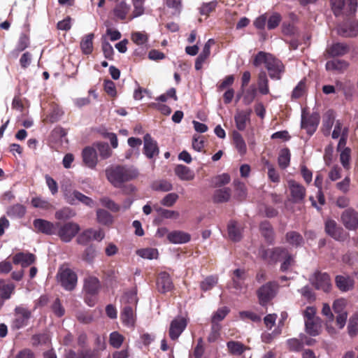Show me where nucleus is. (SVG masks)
Listing matches in <instances>:
<instances>
[{"mask_svg":"<svg viewBox=\"0 0 358 358\" xmlns=\"http://www.w3.org/2000/svg\"><path fill=\"white\" fill-rule=\"evenodd\" d=\"M83 160L84 164L90 169H94L97 164V154L96 150L87 147L83 150Z\"/></svg>","mask_w":358,"mask_h":358,"instance_id":"obj_25","label":"nucleus"},{"mask_svg":"<svg viewBox=\"0 0 358 358\" xmlns=\"http://www.w3.org/2000/svg\"><path fill=\"white\" fill-rule=\"evenodd\" d=\"M331 10L336 17L354 16L357 9V0H330Z\"/></svg>","mask_w":358,"mask_h":358,"instance_id":"obj_3","label":"nucleus"},{"mask_svg":"<svg viewBox=\"0 0 358 358\" xmlns=\"http://www.w3.org/2000/svg\"><path fill=\"white\" fill-rule=\"evenodd\" d=\"M174 172L181 180L190 181L195 177L194 171L182 164L177 165L174 169Z\"/></svg>","mask_w":358,"mask_h":358,"instance_id":"obj_30","label":"nucleus"},{"mask_svg":"<svg viewBox=\"0 0 358 358\" xmlns=\"http://www.w3.org/2000/svg\"><path fill=\"white\" fill-rule=\"evenodd\" d=\"M64 199L71 205H76L78 202H80L91 208L94 205V202L91 198L78 190L66 191L64 192Z\"/></svg>","mask_w":358,"mask_h":358,"instance_id":"obj_10","label":"nucleus"},{"mask_svg":"<svg viewBox=\"0 0 358 358\" xmlns=\"http://www.w3.org/2000/svg\"><path fill=\"white\" fill-rule=\"evenodd\" d=\"M320 120V115L318 113L314 112L311 114L305 115L304 112L301 115V129L306 130L309 136H312L317 130Z\"/></svg>","mask_w":358,"mask_h":358,"instance_id":"obj_8","label":"nucleus"},{"mask_svg":"<svg viewBox=\"0 0 358 358\" xmlns=\"http://www.w3.org/2000/svg\"><path fill=\"white\" fill-rule=\"evenodd\" d=\"M312 283L315 289H322L325 292H329L331 286L329 275L327 273H321L320 271L315 273Z\"/></svg>","mask_w":358,"mask_h":358,"instance_id":"obj_15","label":"nucleus"},{"mask_svg":"<svg viewBox=\"0 0 358 358\" xmlns=\"http://www.w3.org/2000/svg\"><path fill=\"white\" fill-rule=\"evenodd\" d=\"M338 33L343 37H354L358 35V22H351L338 27Z\"/></svg>","mask_w":358,"mask_h":358,"instance_id":"obj_27","label":"nucleus"},{"mask_svg":"<svg viewBox=\"0 0 358 358\" xmlns=\"http://www.w3.org/2000/svg\"><path fill=\"white\" fill-rule=\"evenodd\" d=\"M282 20V16L278 13H273L268 17H267V29L272 30L278 27Z\"/></svg>","mask_w":358,"mask_h":358,"instance_id":"obj_54","label":"nucleus"},{"mask_svg":"<svg viewBox=\"0 0 358 358\" xmlns=\"http://www.w3.org/2000/svg\"><path fill=\"white\" fill-rule=\"evenodd\" d=\"M57 225V222H52L41 218L35 219L33 222L34 231L36 233H41L48 236L56 234Z\"/></svg>","mask_w":358,"mask_h":358,"instance_id":"obj_11","label":"nucleus"},{"mask_svg":"<svg viewBox=\"0 0 358 358\" xmlns=\"http://www.w3.org/2000/svg\"><path fill=\"white\" fill-rule=\"evenodd\" d=\"M79 358H101L99 350L84 349L79 350Z\"/></svg>","mask_w":358,"mask_h":358,"instance_id":"obj_64","label":"nucleus"},{"mask_svg":"<svg viewBox=\"0 0 358 358\" xmlns=\"http://www.w3.org/2000/svg\"><path fill=\"white\" fill-rule=\"evenodd\" d=\"M258 90L260 94L266 95L269 94L268 80L265 71H261L258 75Z\"/></svg>","mask_w":358,"mask_h":358,"instance_id":"obj_40","label":"nucleus"},{"mask_svg":"<svg viewBox=\"0 0 358 358\" xmlns=\"http://www.w3.org/2000/svg\"><path fill=\"white\" fill-rule=\"evenodd\" d=\"M263 64L268 70L269 77L271 79L280 80L281 78V75L285 71V66L280 59L271 53L259 51L255 56L252 64L255 67H258Z\"/></svg>","mask_w":358,"mask_h":358,"instance_id":"obj_2","label":"nucleus"},{"mask_svg":"<svg viewBox=\"0 0 358 358\" xmlns=\"http://www.w3.org/2000/svg\"><path fill=\"white\" fill-rule=\"evenodd\" d=\"M27 212L26 207L20 203H16L7 208L6 214L10 218H22Z\"/></svg>","mask_w":358,"mask_h":358,"instance_id":"obj_33","label":"nucleus"},{"mask_svg":"<svg viewBox=\"0 0 358 358\" xmlns=\"http://www.w3.org/2000/svg\"><path fill=\"white\" fill-rule=\"evenodd\" d=\"M134 308L132 306H124L120 314L121 320L125 325L133 327L135 323Z\"/></svg>","mask_w":358,"mask_h":358,"instance_id":"obj_29","label":"nucleus"},{"mask_svg":"<svg viewBox=\"0 0 358 358\" xmlns=\"http://www.w3.org/2000/svg\"><path fill=\"white\" fill-rule=\"evenodd\" d=\"M217 280L218 279L215 276H208L201 282L200 288L203 292L210 290L217 285Z\"/></svg>","mask_w":358,"mask_h":358,"instance_id":"obj_50","label":"nucleus"},{"mask_svg":"<svg viewBox=\"0 0 358 358\" xmlns=\"http://www.w3.org/2000/svg\"><path fill=\"white\" fill-rule=\"evenodd\" d=\"M157 289L162 294L171 292L173 289L174 285L169 273L166 271L160 272L157 278Z\"/></svg>","mask_w":358,"mask_h":358,"instance_id":"obj_14","label":"nucleus"},{"mask_svg":"<svg viewBox=\"0 0 358 358\" xmlns=\"http://www.w3.org/2000/svg\"><path fill=\"white\" fill-rule=\"evenodd\" d=\"M187 326V321L181 317L173 319L170 324L169 336L173 341H176L185 331Z\"/></svg>","mask_w":358,"mask_h":358,"instance_id":"obj_12","label":"nucleus"},{"mask_svg":"<svg viewBox=\"0 0 358 358\" xmlns=\"http://www.w3.org/2000/svg\"><path fill=\"white\" fill-rule=\"evenodd\" d=\"M136 254L141 257L148 259H157L159 255L158 250L152 248L139 249L136 251Z\"/></svg>","mask_w":358,"mask_h":358,"instance_id":"obj_47","label":"nucleus"},{"mask_svg":"<svg viewBox=\"0 0 358 358\" xmlns=\"http://www.w3.org/2000/svg\"><path fill=\"white\" fill-rule=\"evenodd\" d=\"M278 289V284L275 281H269L262 285L256 292L259 303L263 307L267 306L276 296Z\"/></svg>","mask_w":358,"mask_h":358,"instance_id":"obj_5","label":"nucleus"},{"mask_svg":"<svg viewBox=\"0 0 358 358\" xmlns=\"http://www.w3.org/2000/svg\"><path fill=\"white\" fill-rule=\"evenodd\" d=\"M322 320L320 318L316 320L305 321L306 332L311 336H318L321 332Z\"/></svg>","mask_w":358,"mask_h":358,"instance_id":"obj_32","label":"nucleus"},{"mask_svg":"<svg viewBox=\"0 0 358 358\" xmlns=\"http://www.w3.org/2000/svg\"><path fill=\"white\" fill-rule=\"evenodd\" d=\"M348 329L349 335L352 337L358 334V313L354 314L350 318Z\"/></svg>","mask_w":358,"mask_h":358,"instance_id":"obj_58","label":"nucleus"},{"mask_svg":"<svg viewBox=\"0 0 358 358\" xmlns=\"http://www.w3.org/2000/svg\"><path fill=\"white\" fill-rule=\"evenodd\" d=\"M233 142L241 155H243L246 153L247 147L245 142L241 134L238 131H234L233 133Z\"/></svg>","mask_w":358,"mask_h":358,"instance_id":"obj_43","label":"nucleus"},{"mask_svg":"<svg viewBox=\"0 0 358 358\" xmlns=\"http://www.w3.org/2000/svg\"><path fill=\"white\" fill-rule=\"evenodd\" d=\"M230 180L231 178L228 173H222L215 176L213 180V182L215 187H220L229 183Z\"/></svg>","mask_w":358,"mask_h":358,"instance_id":"obj_63","label":"nucleus"},{"mask_svg":"<svg viewBox=\"0 0 358 358\" xmlns=\"http://www.w3.org/2000/svg\"><path fill=\"white\" fill-rule=\"evenodd\" d=\"M167 238L171 243L176 244L186 243L191 239L189 234L181 231H172L168 234Z\"/></svg>","mask_w":358,"mask_h":358,"instance_id":"obj_31","label":"nucleus"},{"mask_svg":"<svg viewBox=\"0 0 358 358\" xmlns=\"http://www.w3.org/2000/svg\"><path fill=\"white\" fill-rule=\"evenodd\" d=\"M264 165L268 169V177L269 180L273 182L278 183L280 181V177L274 166L271 164L268 160L265 161Z\"/></svg>","mask_w":358,"mask_h":358,"instance_id":"obj_49","label":"nucleus"},{"mask_svg":"<svg viewBox=\"0 0 358 358\" xmlns=\"http://www.w3.org/2000/svg\"><path fill=\"white\" fill-rule=\"evenodd\" d=\"M124 337L117 331H113L110 334L109 343L114 348H120L122 345Z\"/></svg>","mask_w":358,"mask_h":358,"instance_id":"obj_53","label":"nucleus"},{"mask_svg":"<svg viewBox=\"0 0 358 358\" xmlns=\"http://www.w3.org/2000/svg\"><path fill=\"white\" fill-rule=\"evenodd\" d=\"M257 89L255 85H250L248 88H244L243 91H241L237 94V99L243 96V103L248 106L251 104L257 96Z\"/></svg>","mask_w":358,"mask_h":358,"instance_id":"obj_28","label":"nucleus"},{"mask_svg":"<svg viewBox=\"0 0 358 358\" xmlns=\"http://www.w3.org/2000/svg\"><path fill=\"white\" fill-rule=\"evenodd\" d=\"M236 224V222L231 221L227 227L229 236L234 241H238L241 238V231Z\"/></svg>","mask_w":358,"mask_h":358,"instance_id":"obj_48","label":"nucleus"},{"mask_svg":"<svg viewBox=\"0 0 358 358\" xmlns=\"http://www.w3.org/2000/svg\"><path fill=\"white\" fill-rule=\"evenodd\" d=\"M233 184L236 192V199L240 201L245 200L247 196V190L245 184L239 180H234Z\"/></svg>","mask_w":358,"mask_h":358,"instance_id":"obj_45","label":"nucleus"},{"mask_svg":"<svg viewBox=\"0 0 358 358\" xmlns=\"http://www.w3.org/2000/svg\"><path fill=\"white\" fill-rule=\"evenodd\" d=\"M282 32L285 36H299L297 28L294 24L290 22H283L282 25Z\"/></svg>","mask_w":358,"mask_h":358,"instance_id":"obj_56","label":"nucleus"},{"mask_svg":"<svg viewBox=\"0 0 358 358\" xmlns=\"http://www.w3.org/2000/svg\"><path fill=\"white\" fill-rule=\"evenodd\" d=\"M230 354L234 355H242L248 348L239 341H230L227 343Z\"/></svg>","mask_w":358,"mask_h":358,"instance_id":"obj_41","label":"nucleus"},{"mask_svg":"<svg viewBox=\"0 0 358 358\" xmlns=\"http://www.w3.org/2000/svg\"><path fill=\"white\" fill-rule=\"evenodd\" d=\"M129 6L124 1H121L115 6L113 9V13L116 17L121 20H124L129 11Z\"/></svg>","mask_w":358,"mask_h":358,"instance_id":"obj_44","label":"nucleus"},{"mask_svg":"<svg viewBox=\"0 0 358 358\" xmlns=\"http://www.w3.org/2000/svg\"><path fill=\"white\" fill-rule=\"evenodd\" d=\"M231 191L229 187L216 189L213 194L214 203H220L229 201L231 198Z\"/></svg>","mask_w":358,"mask_h":358,"instance_id":"obj_34","label":"nucleus"},{"mask_svg":"<svg viewBox=\"0 0 358 358\" xmlns=\"http://www.w3.org/2000/svg\"><path fill=\"white\" fill-rule=\"evenodd\" d=\"M289 187L294 202H299L303 200L306 195V189L303 185L294 180H290L289 182Z\"/></svg>","mask_w":358,"mask_h":358,"instance_id":"obj_22","label":"nucleus"},{"mask_svg":"<svg viewBox=\"0 0 358 358\" xmlns=\"http://www.w3.org/2000/svg\"><path fill=\"white\" fill-rule=\"evenodd\" d=\"M291 154L289 148H282L278 157V163L280 169H285L289 166Z\"/></svg>","mask_w":358,"mask_h":358,"instance_id":"obj_42","label":"nucleus"},{"mask_svg":"<svg viewBox=\"0 0 358 358\" xmlns=\"http://www.w3.org/2000/svg\"><path fill=\"white\" fill-rule=\"evenodd\" d=\"M285 241L293 247L298 248L303 243V238L299 232L290 231L285 234Z\"/></svg>","mask_w":358,"mask_h":358,"instance_id":"obj_37","label":"nucleus"},{"mask_svg":"<svg viewBox=\"0 0 358 358\" xmlns=\"http://www.w3.org/2000/svg\"><path fill=\"white\" fill-rule=\"evenodd\" d=\"M101 287V282L96 277L89 275L85 278L83 288L84 293L98 294Z\"/></svg>","mask_w":358,"mask_h":358,"instance_id":"obj_18","label":"nucleus"},{"mask_svg":"<svg viewBox=\"0 0 358 358\" xmlns=\"http://www.w3.org/2000/svg\"><path fill=\"white\" fill-rule=\"evenodd\" d=\"M31 315V311L27 308L22 305L16 306L13 313L14 318L11 323L12 329L18 330L27 326Z\"/></svg>","mask_w":358,"mask_h":358,"instance_id":"obj_7","label":"nucleus"},{"mask_svg":"<svg viewBox=\"0 0 358 358\" xmlns=\"http://www.w3.org/2000/svg\"><path fill=\"white\" fill-rule=\"evenodd\" d=\"M288 350L292 352H299L303 348V341L300 338H289L287 341Z\"/></svg>","mask_w":358,"mask_h":358,"instance_id":"obj_52","label":"nucleus"},{"mask_svg":"<svg viewBox=\"0 0 358 358\" xmlns=\"http://www.w3.org/2000/svg\"><path fill=\"white\" fill-rule=\"evenodd\" d=\"M13 263L15 265L20 264L22 267H27L36 261V256L29 252H17L12 258Z\"/></svg>","mask_w":358,"mask_h":358,"instance_id":"obj_20","label":"nucleus"},{"mask_svg":"<svg viewBox=\"0 0 358 358\" xmlns=\"http://www.w3.org/2000/svg\"><path fill=\"white\" fill-rule=\"evenodd\" d=\"M221 328L220 324L211 323L210 332L207 338L209 343H214L220 338Z\"/></svg>","mask_w":358,"mask_h":358,"instance_id":"obj_57","label":"nucleus"},{"mask_svg":"<svg viewBox=\"0 0 358 358\" xmlns=\"http://www.w3.org/2000/svg\"><path fill=\"white\" fill-rule=\"evenodd\" d=\"M97 150L102 159H107L110 157L112 151L106 143H98L96 144Z\"/></svg>","mask_w":358,"mask_h":358,"instance_id":"obj_62","label":"nucleus"},{"mask_svg":"<svg viewBox=\"0 0 358 358\" xmlns=\"http://www.w3.org/2000/svg\"><path fill=\"white\" fill-rule=\"evenodd\" d=\"M281 259H284L280 265V271L282 272L288 271L294 264V257L289 252L287 249V252L283 253L282 257Z\"/></svg>","mask_w":358,"mask_h":358,"instance_id":"obj_51","label":"nucleus"},{"mask_svg":"<svg viewBox=\"0 0 358 358\" xmlns=\"http://www.w3.org/2000/svg\"><path fill=\"white\" fill-rule=\"evenodd\" d=\"M94 34L93 33L85 35L80 42V48L83 54L90 55L93 51V39Z\"/></svg>","mask_w":358,"mask_h":358,"instance_id":"obj_39","label":"nucleus"},{"mask_svg":"<svg viewBox=\"0 0 358 358\" xmlns=\"http://www.w3.org/2000/svg\"><path fill=\"white\" fill-rule=\"evenodd\" d=\"M138 174V170L133 166L116 165L106 169V178L116 188L122 187L124 182L136 179Z\"/></svg>","mask_w":358,"mask_h":358,"instance_id":"obj_1","label":"nucleus"},{"mask_svg":"<svg viewBox=\"0 0 358 358\" xmlns=\"http://www.w3.org/2000/svg\"><path fill=\"white\" fill-rule=\"evenodd\" d=\"M97 221L103 225H109L113 223V216L106 210L98 209L96 210Z\"/></svg>","mask_w":358,"mask_h":358,"instance_id":"obj_46","label":"nucleus"},{"mask_svg":"<svg viewBox=\"0 0 358 358\" xmlns=\"http://www.w3.org/2000/svg\"><path fill=\"white\" fill-rule=\"evenodd\" d=\"M246 272L243 269L237 268L233 271L232 287L236 290L241 291L246 288L245 285Z\"/></svg>","mask_w":358,"mask_h":358,"instance_id":"obj_21","label":"nucleus"},{"mask_svg":"<svg viewBox=\"0 0 358 358\" xmlns=\"http://www.w3.org/2000/svg\"><path fill=\"white\" fill-rule=\"evenodd\" d=\"M287 252V248L275 247L273 248H262L259 255L261 258L268 264H275L282 257L283 253Z\"/></svg>","mask_w":358,"mask_h":358,"instance_id":"obj_9","label":"nucleus"},{"mask_svg":"<svg viewBox=\"0 0 358 358\" xmlns=\"http://www.w3.org/2000/svg\"><path fill=\"white\" fill-rule=\"evenodd\" d=\"M259 230L266 242L273 245L275 241V233L270 222L267 220L262 221L259 224Z\"/></svg>","mask_w":358,"mask_h":358,"instance_id":"obj_23","label":"nucleus"},{"mask_svg":"<svg viewBox=\"0 0 358 358\" xmlns=\"http://www.w3.org/2000/svg\"><path fill=\"white\" fill-rule=\"evenodd\" d=\"M100 202L104 207L107 208L113 212H118L120 210V206L116 203L114 201L107 196H104L100 199Z\"/></svg>","mask_w":358,"mask_h":358,"instance_id":"obj_61","label":"nucleus"},{"mask_svg":"<svg viewBox=\"0 0 358 358\" xmlns=\"http://www.w3.org/2000/svg\"><path fill=\"white\" fill-rule=\"evenodd\" d=\"M152 189L156 191L169 192L173 189L171 182L166 180L156 181L152 184Z\"/></svg>","mask_w":358,"mask_h":358,"instance_id":"obj_59","label":"nucleus"},{"mask_svg":"<svg viewBox=\"0 0 358 358\" xmlns=\"http://www.w3.org/2000/svg\"><path fill=\"white\" fill-rule=\"evenodd\" d=\"M214 43L213 39H209L204 45L201 52L197 57L195 61V69L196 71L201 70L203 67V64L208 59L210 55V46L211 44Z\"/></svg>","mask_w":358,"mask_h":358,"instance_id":"obj_24","label":"nucleus"},{"mask_svg":"<svg viewBox=\"0 0 358 358\" xmlns=\"http://www.w3.org/2000/svg\"><path fill=\"white\" fill-rule=\"evenodd\" d=\"M325 232L335 240L341 241L343 238V229L339 227L336 222L332 219H327L324 223Z\"/></svg>","mask_w":358,"mask_h":358,"instance_id":"obj_17","label":"nucleus"},{"mask_svg":"<svg viewBox=\"0 0 358 358\" xmlns=\"http://www.w3.org/2000/svg\"><path fill=\"white\" fill-rule=\"evenodd\" d=\"M336 284L340 290L347 292L353 288L354 280L350 277L337 275L336 277Z\"/></svg>","mask_w":358,"mask_h":358,"instance_id":"obj_38","label":"nucleus"},{"mask_svg":"<svg viewBox=\"0 0 358 358\" xmlns=\"http://www.w3.org/2000/svg\"><path fill=\"white\" fill-rule=\"evenodd\" d=\"M348 66L349 63L343 59H333L326 63L325 68L327 71L343 72Z\"/></svg>","mask_w":358,"mask_h":358,"instance_id":"obj_35","label":"nucleus"},{"mask_svg":"<svg viewBox=\"0 0 358 358\" xmlns=\"http://www.w3.org/2000/svg\"><path fill=\"white\" fill-rule=\"evenodd\" d=\"M57 232L60 240L64 243H69L78 234L80 227L78 224L68 222L64 224L57 222Z\"/></svg>","mask_w":358,"mask_h":358,"instance_id":"obj_6","label":"nucleus"},{"mask_svg":"<svg viewBox=\"0 0 358 358\" xmlns=\"http://www.w3.org/2000/svg\"><path fill=\"white\" fill-rule=\"evenodd\" d=\"M341 222L345 227L349 230H355L358 228V213L353 208H349L341 214Z\"/></svg>","mask_w":358,"mask_h":358,"instance_id":"obj_13","label":"nucleus"},{"mask_svg":"<svg viewBox=\"0 0 358 358\" xmlns=\"http://www.w3.org/2000/svg\"><path fill=\"white\" fill-rule=\"evenodd\" d=\"M229 313V309L227 307H222L217 309L212 317L211 323L219 324V322L223 320Z\"/></svg>","mask_w":358,"mask_h":358,"instance_id":"obj_60","label":"nucleus"},{"mask_svg":"<svg viewBox=\"0 0 358 358\" xmlns=\"http://www.w3.org/2000/svg\"><path fill=\"white\" fill-rule=\"evenodd\" d=\"M143 153L148 159H152L159 155V149L157 143L150 134H146L143 137Z\"/></svg>","mask_w":358,"mask_h":358,"instance_id":"obj_16","label":"nucleus"},{"mask_svg":"<svg viewBox=\"0 0 358 358\" xmlns=\"http://www.w3.org/2000/svg\"><path fill=\"white\" fill-rule=\"evenodd\" d=\"M251 109L238 110L234 116L236 127L239 131H243L247 127V124L250 121L252 114Z\"/></svg>","mask_w":358,"mask_h":358,"instance_id":"obj_19","label":"nucleus"},{"mask_svg":"<svg viewBox=\"0 0 358 358\" xmlns=\"http://www.w3.org/2000/svg\"><path fill=\"white\" fill-rule=\"evenodd\" d=\"M57 278L61 286L67 291L73 290L77 285V274L65 265H62L59 268Z\"/></svg>","mask_w":358,"mask_h":358,"instance_id":"obj_4","label":"nucleus"},{"mask_svg":"<svg viewBox=\"0 0 358 358\" xmlns=\"http://www.w3.org/2000/svg\"><path fill=\"white\" fill-rule=\"evenodd\" d=\"M349 52V47L343 43H335L328 47L326 52L329 57H335L345 55Z\"/></svg>","mask_w":358,"mask_h":358,"instance_id":"obj_26","label":"nucleus"},{"mask_svg":"<svg viewBox=\"0 0 358 358\" xmlns=\"http://www.w3.org/2000/svg\"><path fill=\"white\" fill-rule=\"evenodd\" d=\"M92 233H93L92 229H87L83 231L77 237L76 242L78 243V244H80L82 245H87L88 243H90V241L92 240Z\"/></svg>","mask_w":358,"mask_h":358,"instance_id":"obj_55","label":"nucleus"},{"mask_svg":"<svg viewBox=\"0 0 358 358\" xmlns=\"http://www.w3.org/2000/svg\"><path fill=\"white\" fill-rule=\"evenodd\" d=\"M15 285L13 282H6L0 279V296L3 299H9L14 293Z\"/></svg>","mask_w":358,"mask_h":358,"instance_id":"obj_36","label":"nucleus"}]
</instances>
